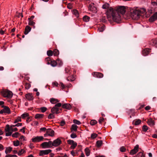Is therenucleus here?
<instances>
[{"instance_id": "4d7b16f0", "label": "nucleus", "mask_w": 157, "mask_h": 157, "mask_svg": "<svg viewBox=\"0 0 157 157\" xmlns=\"http://www.w3.org/2000/svg\"><path fill=\"white\" fill-rule=\"evenodd\" d=\"M40 110L42 112L44 113L47 110V108L45 107H41L40 108Z\"/></svg>"}, {"instance_id": "f8f14e48", "label": "nucleus", "mask_w": 157, "mask_h": 157, "mask_svg": "<svg viewBox=\"0 0 157 157\" xmlns=\"http://www.w3.org/2000/svg\"><path fill=\"white\" fill-rule=\"evenodd\" d=\"M61 140L59 139H57L52 142V147H57L61 143Z\"/></svg>"}, {"instance_id": "8fccbe9b", "label": "nucleus", "mask_w": 157, "mask_h": 157, "mask_svg": "<svg viewBox=\"0 0 157 157\" xmlns=\"http://www.w3.org/2000/svg\"><path fill=\"white\" fill-rule=\"evenodd\" d=\"M21 121V117H18L14 121V123H17L18 122Z\"/></svg>"}, {"instance_id": "cd10ccee", "label": "nucleus", "mask_w": 157, "mask_h": 157, "mask_svg": "<svg viewBox=\"0 0 157 157\" xmlns=\"http://www.w3.org/2000/svg\"><path fill=\"white\" fill-rule=\"evenodd\" d=\"M90 17L87 16H85L83 17V21L86 22L89 21L90 20Z\"/></svg>"}, {"instance_id": "37998d69", "label": "nucleus", "mask_w": 157, "mask_h": 157, "mask_svg": "<svg viewBox=\"0 0 157 157\" xmlns=\"http://www.w3.org/2000/svg\"><path fill=\"white\" fill-rule=\"evenodd\" d=\"M29 116V114L26 113H24L21 116V117L22 118L25 119L26 117H27Z\"/></svg>"}, {"instance_id": "49530a36", "label": "nucleus", "mask_w": 157, "mask_h": 157, "mask_svg": "<svg viewBox=\"0 0 157 157\" xmlns=\"http://www.w3.org/2000/svg\"><path fill=\"white\" fill-rule=\"evenodd\" d=\"M25 88L26 89H29L31 86V85L28 83H26L25 85Z\"/></svg>"}, {"instance_id": "e433bc0d", "label": "nucleus", "mask_w": 157, "mask_h": 157, "mask_svg": "<svg viewBox=\"0 0 157 157\" xmlns=\"http://www.w3.org/2000/svg\"><path fill=\"white\" fill-rule=\"evenodd\" d=\"M29 23L28 24L29 25L31 26H34V25L35 24V23L32 20H28Z\"/></svg>"}, {"instance_id": "ddd939ff", "label": "nucleus", "mask_w": 157, "mask_h": 157, "mask_svg": "<svg viewBox=\"0 0 157 157\" xmlns=\"http://www.w3.org/2000/svg\"><path fill=\"white\" fill-rule=\"evenodd\" d=\"M139 145H136L130 152V154L131 155H133L136 154L138 151Z\"/></svg>"}, {"instance_id": "9b49d317", "label": "nucleus", "mask_w": 157, "mask_h": 157, "mask_svg": "<svg viewBox=\"0 0 157 157\" xmlns=\"http://www.w3.org/2000/svg\"><path fill=\"white\" fill-rule=\"evenodd\" d=\"M89 10L94 13H96L97 12V8L94 6V4L93 3H91L90 4L89 7Z\"/></svg>"}, {"instance_id": "f257e3e1", "label": "nucleus", "mask_w": 157, "mask_h": 157, "mask_svg": "<svg viewBox=\"0 0 157 157\" xmlns=\"http://www.w3.org/2000/svg\"><path fill=\"white\" fill-rule=\"evenodd\" d=\"M126 11L125 8L124 6L118 7L115 10L111 8L108 9L106 12L108 18L112 17L113 20L117 22H118L121 20L120 14H124Z\"/></svg>"}, {"instance_id": "3c124183", "label": "nucleus", "mask_w": 157, "mask_h": 157, "mask_svg": "<svg viewBox=\"0 0 157 157\" xmlns=\"http://www.w3.org/2000/svg\"><path fill=\"white\" fill-rule=\"evenodd\" d=\"M104 121V119L103 117H100L98 121V122L100 124H101Z\"/></svg>"}, {"instance_id": "4c0bfd02", "label": "nucleus", "mask_w": 157, "mask_h": 157, "mask_svg": "<svg viewBox=\"0 0 157 157\" xmlns=\"http://www.w3.org/2000/svg\"><path fill=\"white\" fill-rule=\"evenodd\" d=\"M25 151L24 149H21L18 152L17 154L19 155H20L23 153H25Z\"/></svg>"}, {"instance_id": "1a4fd4ad", "label": "nucleus", "mask_w": 157, "mask_h": 157, "mask_svg": "<svg viewBox=\"0 0 157 157\" xmlns=\"http://www.w3.org/2000/svg\"><path fill=\"white\" fill-rule=\"evenodd\" d=\"M52 151L51 149H47L44 150H41L40 151L39 155L40 156H43L48 154Z\"/></svg>"}, {"instance_id": "bf43d9fd", "label": "nucleus", "mask_w": 157, "mask_h": 157, "mask_svg": "<svg viewBox=\"0 0 157 157\" xmlns=\"http://www.w3.org/2000/svg\"><path fill=\"white\" fill-rule=\"evenodd\" d=\"M47 129L45 128V127H43V128H41L40 130V132H45L46 131H47Z\"/></svg>"}, {"instance_id": "2f4dec72", "label": "nucleus", "mask_w": 157, "mask_h": 157, "mask_svg": "<svg viewBox=\"0 0 157 157\" xmlns=\"http://www.w3.org/2000/svg\"><path fill=\"white\" fill-rule=\"evenodd\" d=\"M53 54L54 56H57L59 55V52L57 49H54L53 52Z\"/></svg>"}, {"instance_id": "423d86ee", "label": "nucleus", "mask_w": 157, "mask_h": 157, "mask_svg": "<svg viewBox=\"0 0 157 157\" xmlns=\"http://www.w3.org/2000/svg\"><path fill=\"white\" fill-rule=\"evenodd\" d=\"M55 132L54 130L51 129H47L46 133L44 134V136L45 137H47L48 136H53L54 135Z\"/></svg>"}, {"instance_id": "864d4df0", "label": "nucleus", "mask_w": 157, "mask_h": 157, "mask_svg": "<svg viewBox=\"0 0 157 157\" xmlns=\"http://www.w3.org/2000/svg\"><path fill=\"white\" fill-rule=\"evenodd\" d=\"M98 136L97 134L96 133H92L91 134V138L93 139H94L95 138Z\"/></svg>"}, {"instance_id": "a878e982", "label": "nucleus", "mask_w": 157, "mask_h": 157, "mask_svg": "<svg viewBox=\"0 0 157 157\" xmlns=\"http://www.w3.org/2000/svg\"><path fill=\"white\" fill-rule=\"evenodd\" d=\"M12 148L10 147H8L6 148L5 152L6 154L9 153L12 151Z\"/></svg>"}, {"instance_id": "20e7f679", "label": "nucleus", "mask_w": 157, "mask_h": 157, "mask_svg": "<svg viewBox=\"0 0 157 157\" xmlns=\"http://www.w3.org/2000/svg\"><path fill=\"white\" fill-rule=\"evenodd\" d=\"M40 146L43 148H51L52 147V141L44 142L40 144Z\"/></svg>"}, {"instance_id": "c9c22d12", "label": "nucleus", "mask_w": 157, "mask_h": 157, "mask_svg": "<svg viewBox=\"0 0 157 157\" xmlns=\"http://www.w3.org/2000/svg\"><path fill=\"white\" fill-rule=\"evenodd\" d=\"M57 64L59 65V66H61L63 64L62 61L59 59H58L56 60Z\"/></svg>"}, {"instance_id": "b1692460", "label": "nucleus", "mask_w": 157, "mask_h": 157, "mask_svg": "<svg viewBox=\"0 0 157 157\" xmlns=\"http://www.w3.org/2000/svg\"><path fill=\"white\" fill-rule=\"evenodd\" d=\"M151 44L155 47H157V40L156 39H154L151 40Z\"/></svg>"}, {"instance_id": "9d476101", "label": "nucleus", "mask_w": 157, "mask_h": 157, "mask_svg": "<svg viewBox=\"0 0 157 157\" xmlns=\"http://www.w3.org/2000/svg\"><path fill=\"white\" fill-rule=\"evenodd\" d=\"M92 75L94 77L99 78H102L103 77V74L99 72H94L92 73Z\"/></svg>"}, {"instance_id": "69168bd1", "label": "nucleus", "mask_w": 157, "mask_h": 157, "mask_svg": "<svg viewBox=\"0 0 157 157\" xmlns=\"http://www.w3.org/2000/svg\"><path fill=\"white\" fill-rule=\"evenodd\" d=\"M65 124V121H61L60 123V124L61 126H64Z\"/></svg>"}, {"instance_id": "473e14b6", "label": "nucleus", "mask_w": 157, "mask_h": 157, "mask_svg": "<svg viewBox=\"0 0 157 157\" xmlns=\"http://www.w3.org/2000/svg\"><path fill=\"white\" fill-rule=\"evenodd\" d=\"M102 144V140H98L96 142V145L98 147H100Z\"/></svg>"}, {"instance_id": "a19ab883", "label": "nucleus", "mask_w": 157, "mask_h": 157, "mask_svg": "<svg viewBox=\"0 0 157 157\" xmlns=\"http://www.w3.org/2000/svg\"><path fill=\"white\" fill-rule=\"evenodd\" d=\"M109 7V4L108 3H105L102 6V8L103 9H107Z\"/></svg>"}, {"instance_id": "f03ea898", "label": "nucleus", "mask_w": 157, "mask_h": 157, "mask_svg": "<svg viewBox=\"0 0 157 157\" xmlns=\"http://www.w3.org/2000/svg\"><path fill=\"white\" fill-rule=\"evenodd\" d=\"M146 10L144 8L140 10L133 9L130 10L131 16L132 19L137 20L142 14L145 13Z\"/></svg>"}, {"instance_id": "4468645a", "label": "nucleus", "mask_w": 157, "mask_h": 157, "mask_svg": "<svg viewBox=\"0 0 157 157\" xmlns=\"http://www.w3.org/2000/svg\"><path fill=\"white\" fill-rule=\"evenodd\" d=\"M157 18V12L155 13L149 19L150 22H152L155 20Z\"/></svg>"}, {"instance_id": "7ed1b4c3", "label": "nucleus", "mask_w": 157, "mask_h": 157, "mask_svg": "<svg viewBox=\"0 0 157 157\" xmlns=\"http://www.w3.org/2000/svg\"><path fill=\"white\" fill-rule=\"evenodd\" d=\"M2 95L4 97L11 98L13 96V93L11 91L5 90H3L1 92Z\"/></svg>"}, {"instance_id": "0e129e2a", "label": "nucleus", "mask_w": 157, "mask_h": 157, "mask_svg": "<svg viewBox=\"0 0 157 157\" xmlns=\"http://www.w3.org/2000/svg\"><path fill=\"white\" fill-rule=\"evenodd\" d=\"M62 104L61 103H58L55 105V106L56 107H60L62 106Z\"/></svg>"}, {"instance_id": "393cba45", "label": "nucleus", "mask_w": 157, "mask_h": 157, "mask_svg": "<svg viewBox=\"0 0 157 157\" xmlns=\"http://www.w3.org/2000/svg\"><path fill=\"white\" fill-rule=\"evenodd\" d=\"M73 14L75 15L77 17H78L79 16V14L78 11L76 9L73 10L72 11Z\"/></svg>"}, {"instance_id": "aec40b11", "label": "nucleus", "mask_w": 157, "mask_h": 157, "mask_svg": "<svg viewBox=\"0 0 157 157\" xmlns=\"http://www.w3.org/2000/svg\"><path fill=\"white\" fill-rule=\"evenodd\" d=\"M150 52V49L149 48H146L142 51V54L144 56L148 55Z\"/></svg>"}, {"instance_id": "bb28decb", "label": "nucleus", "mask_w": 157, "mask_h": 157, "mask_svg": "<svg viewBox=\"0 0 157 157\" xmlns=\"http://www.w3.org/2000/svg\"><path fill=\"white\" fill-rule=\"evenodd\" d=\"M44 114H37L35 116V118L36 119H40L44 117Z\"/></svg>"}, {"instance_id": "c03bdc74", "label": "nucleus", "mask_w": 157, "mask_h": 157, "mask_svg": "<svg viewBox=\"0 0 157 157\" xmlns=\"http://www.w3.org/2000/svg\"><path fill=\"white\" fill-rule=\"evenodd\" d=\"M13 145L15 146H17L19 144V142L18 140L13 141Z\"/></svg>"}, {"instance_id": "f3484780", "label": "nucleus", "mask_w": 157, "mask_h": 157, "mask_svg": "<svg viewBox=\"0 0 157 157\" xmlns=\"http://www.w3.org/2000/svg\"><path fill=\"white\" fill-rule=\"evenodd\" d=\"M62 107L63 108L69 110L71 109V106L70 104L65 103L62 105Z\"/></svg>"}, {"instance_id": "72a5a7b5", "label": "nucleus", "mask_w": 157, "mask_h": 157, "mask_svg": "<svg viewBox=\"0 0 157 157\" xmlns=\"http://www.w3.org/2000/svg\"><path fill=\"white\" fill-rule=\"evenodd\" d=\"M134 124L135 125H138L140 124L141 121L140 119L136 120L134 121Z\"/></svg>"}, {"instance_id": "dca6fc26", "label": "nucleus", "mask_w": 157, "mask_h": 157, "mask_svg": "<svg viewBox=\"0 0 157 157\" xmlns=\"http://www.w3.org/2000/svg\"><path fill=\"white\" fill-rule=\"evenodd\" d=\"M59 108L54 106L51 109V112L53 114H58L59 113Z\"/></svg>"}, {"instance_id": "5701e85b", "label": "nucleus", "mask_w": 157, "mask_h": 157, "mask_svg": "<svg viewBox=\"0 0 157 157\" xmlns=\"http://www.w3.org/2000/svg\"><path fill=\"white\" fill-rule=\"evenodd\" d=\"M50 101L52 104H55L59 101V100L58 99L53 98L50 99Z\"/></svg>"}, {"instance_id": "58836bf2", "label": "nucleus", "mask_w": 157, "mask_h": 157, "mask_svg": "<svg viewBox=\"0 0 157 157\" xmlns=\"http://www.w3.org/2000/svg\"><path fill=\"white\" fill-rule=\"evenodd\" d=\"M50 64L53 67H55L57 65V62L55 60H51V62L50 63Z\"/></svg>"}, {"instance_id": "c756f323", "label": "nucleus", "mask_w": 157, "mask_h": 157, "mask_svg": "<svg viewBox=\"0 0 157 157\" xmlns=\"http://www.w3.org/2000/svg\"><path fill=\"white\" fill-rule=\"evenodd\" d=\"M85 151L86 155V156H89L90 154V151L89 149L88 148H86L85 150Z\"/></svg>"}, {"instance_id": "09e8293b", "label": "nucleus", "mask_w": 157, "mask_h": 157, "mask_svg": "<svg viewBox=\"0 0 157 157\" xmlns=\"http://www.w3.org/2000/svg\"><path fill=\"white\" fill-rule=\"evenodd\" d=\"M142 129L144 132H146L148 129V127L147 125H144L142 127Z\"/></svg>"}, {"instance_id": "79ce46f5", "label": "nucleus", "mask_w": 157, "mask_h": 157, "mask_svg": "<svg viewBox=\"0 0 157 157\" xmlns=\"http://www.w3.org/2000/svg\"><path fill=\"white\" fill-rule=\"evenodd\" d=\"M47 55L48 56H52L53 55V51L52 50H49L47 51Z\"/></svg>"}, {"instance_id": "de8ad7c7", "label": "nucleus", "mask_w": 157, "mask_h": 157, "mask_svg": "<svg viewBox=\"0 0 157 157\" xmlns=\"http://www.w3.org/2000/svg\"><path fill=\"white\" fill-rule=\"evenodd\" d=\"M97 121L95 120H92L90 121V124L92 125H94L97 124Z\"/></svg>"}, {"instance_id": "6ab92c4d", "label": "nucleus", "mask_w": 157, "mask_h": 157, "mask_svg": "<svg viewBox=\"0 0 157 157\" xmlns=\"http://www.w3.org/2000/svg\"><path fill=\"white\" fill-rule=\"evenodd\" d=\"M74 74L72 75H70V76H68L67 78V80L68 81H73L75 80V77L74 76Z\"/></svg>"}, {"instance_id": "6e6552de", "label": "nucleus", "mask_w": 157, "mask_h": 157, "mask_svg": "<svg viewBox=\"0 0 157 157\" xmlns=\"http://www.w3.org/2000/svg\"><path fill=\"white\" fill-rule=\"evenodd\" d=\"M67 143L71 145L70 148L71 149H74L77 145V144L73 140H67Z\"/></svg>"}, {"instance_id": "412c9836", "label": "nucleus", "mask_w": 157, "mask_h": 157, "mask_svg": "<svg viewBox=\"0 0 157 157\" xmlns=\"http://www.w3.org/2000/svg\"><path fill=\"white\" fill-rule=\"evenodd\" d=\"M31 28L29 25H27L25 28L24 34L25 35L27 34L28 33L31 31Z\"/></svg>"}, {"instance_id": "39448f33", "label": "nucleus", "mask_w": 157, "mask_h": 157, "mask_svg": "<svg viewBox=\"0 0 157 157\" xmlns=\"http://www.w3.org/2000/svg\"><path fill=\"white\" fill-rule=\"evenodd\" d=\"M44 139V138L43 136H36L33 138L32 140L33 142L38 143L41 141H43Z\"/></svg>"}, {"instance_id": "5fc2aeb1", "label": "nucleus", "mask_w": 157, "mask_h": 157, "mask_svg": "<svg viewBox=\"0 0 157 157\" xmlns=\"http://www.w3.org/2000/svg\"><path fill=\"white\" fill-rule=\"evenodd\" d=\"M19 140L21 141H25L26 140L25 137L23 135H21L20 136L19 138Z\"/></svg>"}, {"instance_id": "6e6d98bb", "label": "nucleus", "mask_w": 157, "mask_h": 157, "mask_svg": "<svg viewBox=\"0 0 157 157\" xmlns=\"http://www.w3.org/2000/svg\"><path fill=\"white\" fill-rule=\"evenodd\" d=\"M104 30V27L102 26L98 29V30L99 32H102Z\"/></svg>"}, {"instance_id": "2eb2a0df", "label": "nucleus", "mask_w": 157, "mask_h": 157, "mask_svg": "<svg viewBox=\"0 0 157 157\" xmlns=\"http://www.w3.org/2000/svg\"><path fill=\"white\" fill-rule=\"evenodd\" d=\"M25 97L29 101H31L34 99L33 96L32 94L29 93L25 95Z\"/></svg>"}, {"instance_id": "0eeeda50", "label": "nucleus", "mask_w": 157, "mask_h": 157, "mask_svg": "<svg viewBox=\"0 0 157 157\" xmlns=\"http://www.w3.org/2000/svg\"><path fill=\"white\" fill-rule=\"evenodd\" d=\"M65 71V73L68 74L69 75L75 74L76 73L74 69H71L69 67H66Z\"/></svg>"}, {"instance_id": "052dcab7", "label": "nucleus", "mask_w": 157, "mask_h": 157, "mask_svg": "<svg viewBox=\"0 0 157 157\" xmlns=\"http://www.w3.org/2000/svg\"><path fill=\"white\" fill-rule=\"evenodd\" d=\"M52 85L53 87H57L58 86V83L56 82H54L52 83Z\"/></svg>"}, {"instance_id": "e2e57ef3", "label": "nucleus", "mask_w": 157, "mask_h": 157, "mask_svg": "<svg viewBox=\"0 0 157 157\" xmlns=\"http://www.w3.org/2000/svg\"><path fill=\"white\" fill-rule=\"evenodd\" d=\"M120 151L122 152H125L126 151L125 148L124 147H122L120 148Z\"/></svg>"}, {"instance_id": "ea45409f", "label": "nucleus", "mask_w": 157, "mask_h": 157, "mask_svg": "<svg viewBox=\"0 0 157 157\" xmlns=\"http://www.w3.org/2000/svg\"><path fill=\"white\" fill-rule=\"evenodd\" d=\"M11 130V128H10V125L9 124H7L6 126V127L5 128V130L6 132L10 131Z\"/></svg>"}, {"instance_id": "603ef678", "label": "nucleus", "mask_w": 157, "mask_h": 157, "mask_svg": "<svg viewBox=\"0 0 157 157\" xmlns=\"http://www.w3.org/2000/svg\"><path fill=\"white\" fill-rule=\"evenodd\" d=\"M73 123L75 124H77L78 125H79L81 124V122L77 120H74L73 121Z\"/></svg>"}, {"instance_id": "4be33fe9", "label": "nucleus", "mask_w": 157, "mask_h": 157, "mask_svg": "<svg viewBox=\"0 0 157 157\" xmlns=\"http://www.w3.org/2000/svg\"><path fill=\"white\" fill-rule=\"evenodd\" d=\"M3 107L5 111V113H6L8 114L10 113V110L9 107L7 106H4Z\"/></svg>"}, {"instance_id": "7c9ffc66", "label": "nucleus", "mask_w": 157, "mask_h": 157, "mask_svg": "<svg viewBox=\"0 0 157 157\" xmlns=\"http://www.w3.org/2000/svg\"><path fill=\"white\" fill-rule=\"evenodd\" d=\"M51 59L49 57L46 58L45 60V62L48 64H50V63L51 62Z\"/></svg>"}, {"instance_id": "13d9d810", "label": "nucleus", "mask_w": 157, "mask_h": 157, "mask_svg": "<svg viewBox=\"0 0 157 157\" xmlns=\"http://www.w3.org/2000/svg\"><path fill=\"white\" fill-rule=\"evenodd\" d=\"M77 135L75 133H72L71 135V137L72 138H75L77 137Z\"/></svg>"}, {"instance_id": "774afa93", "label": "nucleus", "mask_w": 157, "mask_h": 157, "mask_svg": "<svg viewBox=\"0 0 157 157\" xmlns=\"http://www.w3.org/2000/svg\"><path fill=\"white\" fill-rule=\"evenodd\" d=\"M151 109V107L149 105L146 106L145 108V109L146 110H149Z\"/></svg>"}, {"instance_id": "a211bd4d", "label": "nucleus", "mask_w": 157, "mask_h": 157, "mask_svg": "<svg viewBox=\"0 0 157 157\" xmlns=\"http://www.w3.org/2000/svg\"><path fill=\"white\" fill-rule=\"evenodd\" d=\"M147 123L151 126H152L155 125V122L152 118H150L148 120Z\"/></svg>"}, {"instance_id": "a18cd8bd", "label": "nucleus", "mask_w": 157, "mask_h": 157, "mask_svg": "<svg viewBox=\"0 0 157 157\" xmlns=\"http://www.w3.org/2000/svg\"><path fill=\"white\" fill-rule=\"evenodd\" d=\"M48 118L49 119H52L55 118V116L53 115V113H50L48 116Z\"/></svg>"}, {"instance_id": "f704fd0d", "label": "nucleus", "mask_w": 157, "mask_h": 157, "mask_svg": "<svg viewBox=\"0 0 157 157\" xmlns=\"http://www.w3.org/2000/svg\"><path fill=\"white\" fill-rule=\"evenodd\" d=\"M20 135V134L18 132H16L13 134L12 136L13 137L17 138Z\"/></svg>"}, {"instance_id": "680f3d73", "label": "nucleus", "mask_w": 157, "mask_h": 157, "mask_svg": "<svg viewBox=\"0 0 157 157\" xmlns=\"http://www.w3.org/2000/svg\"><path fill=\"white\" fill-rule=\"evenodd\" d=\"M6 132V136H10L11 135L12 133V132L9 131V132Z\"/></svg>"}, {"instance_id": "338daca9", "label": "nucleus", "mask_w": 157, "mask_h": 157, "mask_svg": "<svg viewBox=\"0 0 157 157\" xmlns=\"http://www.w3.org/2000/svg\"><path fill=\"white\" fill-rule=\"evenodd\" d=\"M67 7L70 9H71L72 7V5L70 3H69L67 5Z\"/></svg>"}, {"instance_id": "c85d7f7f", "label": "nucleus", "mask_w": 157, "mask_h": 157, "mask_svg": "<svg viewBox=\"0 0 157 157\" xmlns=\"http://www.w3.org/2000/svg\"><path fill=\"white\" fill-rule=\"evenodd\" d=\"M78 127L75 124H73L72 125L71 129L74 131H76L77 130Z\"/></svg>"}]
</instances>
